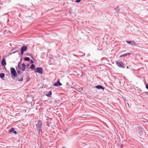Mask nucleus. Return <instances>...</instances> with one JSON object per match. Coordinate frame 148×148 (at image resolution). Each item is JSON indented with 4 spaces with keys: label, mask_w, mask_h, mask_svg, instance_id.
Returning <instances> with one entry per match:
<instances>
[{
    "label": "nucleus",
    "mask_w": 148,
    "mask_h": 148,
    "mask_svg": "<svg viewBox=\"0 0 148 148\" xmlns=\"http://www.w3.org/2000/svg\"><path fill=\"white\" fill-rule=\"evenodd\" d=\"M126 42L128 44H131V41H126Z\"/></svg>",
    "instance_id": "nucleus-25"
},
{
    "label": "nucleus",
    "mask_w": 148,
    "mask_h": 148,
    "mask_svg": "<svg viewBox=\"0 0 148 148\" xmlns=\"http://www.w3.org/2000/svg\"><path fill=\"white\" fill-rule=\"evenodd\" d=\"M42 122L40 120H39L37 121V123L36 124V129L39 130V129H42Z\"/></svg>",
    "instance_id": "nucleus-3"
},
{
    "label": "nucleus",
    "mask_w": 148,
    "mask_h": 148,
    "mask_svg": "<svg viewBox=\"0 0 148 148\" xmlns=\"http://www.w3.org/2000/svg\"><path fill=\"white\" fill-rule=\"evenodd\" d=\"M62 84L60 82L59 79H58V81L54 83L53 85L55 86H59L62 85Z\"/></svg>",
    "instance_id": "nucleus-6"
},
{
    "label": "nucleus",
    "mask_w": 148,
    "mask_h": 148,
    "mask_svg": "<svg viewBox=\"0 0 148 148\" xmlns=\"http://www.w3.org/2000/svg\"><path fill=\"white\" fill-rule=\"evenodd\" d=\"M24 60L25 61H29L30 60V59L29 57H26L24 58Z\"/></svg>",
    "instance_id": "nucleus-17"
},
{
    "label": "nucleus",
    "mask_w": 148,
    "mask_h": 148,
    "mask_svg": "<svg viewBox=\"0 0 148 148\" xmlns=\"http://www.w3.org/2000/svg\"><path fill=\"white\" fill-rule=\"evenodd\" d=\"M79 52L80 53V54H81L82 56H84L85 55V54L82 52L79 51Z\"/></svg>",
    "instance_id": "nucleus-21"
},
{
    "label": "nucleus",
    "mask_w": 148,
    "mask_h": 148,
    "mask_svg": "<svg viewBox=\"0 0 148 148\" xmlns=\"http://www.w3.org/2000/svg\"><path fill=\"white\" fill-rule=\"evenodd\" d=\"M36 130H37V131L38 132V135H37V136L38 138H39V137L40 135V131H42V129H39V130H38V129H36Z\"/></svg>",
    "instance_id": "nucleus-15"
},
{
    "label": "nucleus",
    "mask_w": 148,
    "mask_h": 148,
    "mask_svg": "<svg viewBox=\"0 0 148 148\" xmlns=\"http://www.w3.org/2000/svg\"><path fill=\"white\" fill-rule=\"evenodd\" d=\"M14 49H12L11 50V51H12V50H13Z\"/></svg>",
    "instance_id": "nucleus-37"
},
{
    "label": "nucleus",
    "mask_w": 148,
    "mask_h": 148,
    "mask_svg": "<svg viewBox=\"0 0 148 148\" xmlns=\"http://www.w3.org/2000/svg\"><path fill=\"white\" fill-rule=\"evenodd\" d=\"M35 65L34 64H32L30 67H29V68H27V69L30 68L33 70H34V69H35Z\"/></svg>",
    "instance_id": "nucleus-14"
},
{
    "label": "nucleus",
    "mask_w": 148,
    "mask_h": 148,
    "mask_svg": "<svg viewBox=\"0 0 148 148\" xmlns=\"http://www.w3.org/2000/svg\"><path fill=\"white\" fill-rule=\"evenodd\" d=\"M16 78L17 80L19 82L22 81L23 80V75H18L17 77Z\"/></svg>",
    "instance_id": "nucleus-7"
},
{
    "label": "nucleus",
    "mask_w": 148,
    "mask_h": 148,
    "mask_svg": "<svg viewBox=\"0 0 148 148\" xmlns=\"http://www.w3.org/2000/svg\"><path fill=\"white\" fill-rule=\"evenodd\" d=\"M73 55H74V56H75V57H77V55H75V54H74Z\"/></svg>",
    "instance_id": "nucleus-35"
},
{
    "label": "nucleus",
    "mask_w": 148,
    "mask_h": 148,
    "mask_svg": "<svg viewBox=\"0 0 148 148\" xmlns=\"http://www.w3.org/2000/svg\"><path fill=\"white\" fill-rule=\"evenodd\" d=\"M145 93H146L147 95H148V92H145Z\"/></svg>",
    "instance_id": "nucleus-33"
},
{
    "label": "nucleus",
    "mask_w": 148,
    "mask_h": 148,
    "mask_svg": "<svg viewBox=\"0 0 148 148\" xmlns=\"http://www.w3.org/2000/svg\"><path fill=\"white\" fill-rule=\"evenodd\" d=\"M13 133L15 134H17V132L15 130H14L13 132Z\"/></svg>",
    "instance_id": "nucleus-29"
},
{
    "label": "nucleus",
    "mask_w": 148,
    "mask_h": 148,
    "mask_svg": "<svg viewBox=\"0 0 148 148\" xmlns=\"http://www.w3.org/2000/svg\"><path fill=\"white\" fill-rule=\"evenodd\" d=\"M21 61H20L19 62L18 64V68L21 70L23 71H24L25 70V69L26 68V65L24 63H23L22 64V67L21 66Z\"/></svg>",
    "instance_id": "nucleus-2"
},
{
    "label": "nucleus",
    "mask_w": 148,
    "mask_h": 148,
    "mask_svg": "<svg viewBox=\"0 0 148 148\" xmlns=\"http://www.w3.org/2000/svg\"><path fill=\"white\" fill-rule=\"evenodd\" d=\"M130 54H131V53H125L124 54L120 56L119 57V58H122L123 57H125L127 56L128 55H130Z\"/></svg>",
    "instance_id": "nucleus-11"
},
{
    "label": "nucleus",
    "mask_w": 148,
    "mask_h": 148,
    "mask_svg": "<svg viewBox=\"0 0 148 148\" xmlns=\"http://www.w3.org/2000/svg\"><path fill=\"white\" fill-rule=\"evenodd\" d=\"M34 63L33 61L31 60H30V63L32 64H33V63Z\"/></svg>",
    "instance_id": "nucleus-30"
},
{
    "label": "nucleus",
    "mask_w": 148,
    "mask_h": 148,
    "mask_svg": "<svg viewBox=\"0 0 148 148\" xmlns=\"http://www.w3.org/2000/svg\"><path fill=\"white\" fill-rule=\"evenodd\" d=\"M136 44V42L134 41H131V45H134Z\"/></svg>",
    "instance_id": "nucleus-22"
},
{
    "label": "nucleus",
    "mask_w": 148,
    "mask_h": 148,
    "mask_svg": "<svg viewBox=\"0 0 148 148\" xmlns=\"http://www.w3.org/2000/svg\"><path fill=\"white\" fill-rule=\"evenodd\" d=\"M138 129H140V130L141 129V128L140 127H138Z\"/></svg>",
    "instance_id": "nucleus-34"
},
{
    "label": "nucleus",
    "mask_w": 148,
    "mask_h": 148,
    "mask_svg": "<svg viewBox=\"0 0 148 148\" xmlns=\"http://www.w3.org/2000/svg\"><path fill=\"white\" fill-rule=\"evenodd\" d=\"M24 52L23 51L21 50V55H23V54Z\"/></svg>",
    "instance_id": "nucleus-28"
},
{
    "label": "nucleus",
    "mask_w": 148,
    "mask_h": 148,
    "mask_svg": "<svg viewBox=\"0 0 148 148\" xmlns=\"http://www.w3.org/2000/svg\"><path fill=\"white\" fill-rule=\"evenodd\" d=\"M30 79V78L29 77H27V79H26V82H28L29 80Z\"/></svg>",
    "instance_id": "nucleus-24"
},
{
    "label": "nucleus",
    "mask_w": 148,
    "mask_h": 148,
    "mask_svg": "<svg viewBox=\"0 0 148 148\" xmlns=\"http://www.w3.org/2000/svg\"><path fill=\"white\" fill-rule=\"evenodd\" d=\"M16 68H17L16 66Z\"/></svg>",
    "instance_id": "nucleus-39"
},
{
    "label": "nucleus",
    "mask_w": 148,
    "mask_h": 148,
    "mask_svg": "<svg viewBox=\"0 0 148 148\" xmlns=\"http://www.w3.org/2000/svg\"><path fill=\"white\" fill-rule=\"evenodd\" d=\"M14 130V128H11L10 130H8V133H11L13 132V131Z\"/></svg>",
    "instance_id": "nucleus-18"
},
{
    "label": "nucleus",
    "mask_w": 148,
    "mask_h": 148,
    "mask_svg": "<svg viewBox=\"0 0 148 148\" xmlns=\"http://www.w3.org/2000/svg\"><path fill=\"white\" fill-rule=\"evenodd\" d=\"M95 87L98 89H102L104 90L105 88L101 85H99L95 86Z\"/></svg>",
    "instance_id": "nucleus-10"
},
{
    "label": "nucleus",
    "mask_w": 148,
    "mask_h": 148,
    "mask_svg": "<svg viewBox=\"0 0 148 148\" xmlns=\"http://www.w3.org/2000/svg\"><path fill=\"white\" fill-rule=\"evenodd\" d=\"M5 77V74L3 73H0V77L2 79H3V78Z\"/></svg>",
    "instance_id": "nucleus-16"
},
{
    "label": "nucleus",
    "mask_w": 148,
    "mask_h": 148,
    "mask_svg": "<svg viewBox=\"0 0 148 148\" xmlns=\"http://www.w3.org/2000/svg\"><path fill=\"white\" fill-rule=\"evenodd\" d=\"M4 69H5V70H6V67L5 66H4Z\"/></svg>",
    "instance_id": "nucleus-36"
},
{
    "label": "nucleus",
    "mask_w": 148,
    "mask_h": 148,
    "mask_svg": "<svg viewBox=\"0 0 148 148\" xmlns=\"http://www.w3.org/2000/svg\"><path fill=\"white\" fill-rule=\"evenodd\" d=\"M127 105L128 106L129 108H130V105L129 103H127Z\"/></svg>",
    "instance_id": "nucleus-32"
},
{
    "label": "nucleus",
    "mask_w": 148,
    "mask_h": 148,
    "mask_svg": "<svg viewBox=\"0 0 148 148\" xmlns=\"http://www.w3.org/2000/svg\"><path fill=\"white\" fill-rule=\"evenodd\" d=\"M62 148H65V147H63Z\"/></svg>",
    "instance_id": "nucleus-38"
},
{
    "label": "nucleus",
    "mask_w": 148,
    "mask_h": 148,
    "mask_svg": "<svg viewBox=\"0 0 148 148\" xmlns=\"http://www.w3.org/2000/svg\"><path fill=\"white\" fill-rule=\"evenodd\" d=\"M18 53L19 55L20 54V53H19V51H18V50H17V51H14V52H12V53H11V54H14V53Z\"/></svg>",
    "instance_id": "nucleus-20"
},
{
    "label": "nucleus",
    "mask_w": 148,
    "mask_h": 148,
    "mask_svg": "<svg viewBox=\"0 0 148 148\" xmlns=\"http://www.w3.org/2000/svg\"><path fill=\"white\" fill-rule=\"evenodd\" d=\"M146 88L148 90V84H147L145 85Z\"/></svg>",
    "instance_id": "nucleus-26"
},
{
    "label": "nucleus",
    "mask_w": 148,
    "mask_h": 148,
    "mask_svg": "<svg viewBox=\"0 0 148 148\" xmlns=\"http://www.w3.org/2000/svg\"><path fill=\"white\" fill-rule=\"evenodd\" d=\"M27 47L26 46H22L21 49V50L23 52L25 51H27Z\"/></svg>",
    "instance_id": "nucleus-8"
},
{
    "label": "nucleus",
    "mask_w": 148,
    "mask_h": 148,
    "mask_svg": "<svg viewBox=\"0 0 148 148\" xmlns=\"http://www.w3.org/2000/svg\"><path fill=\"white\" fill-rule=\"evenodd\" d=\"M17 74L18 75H21L22 73V72H21L20 70H17Z\"/></svg>",
    "instance_id": "nucleus-19"
},
{
    "label": "nucleus",
    "mask_w": 148,
    "mask_h": 148,
    "mask_svg": "<svg viewBox=\"0 0 148 148\" xmlns=\"http://www.w3.org/2000/svg\"><path fill=\"white\" fill-rule=\"evenodd\" d=\"M10 73L11 77L14 79L16 77H17L18 75L16 72L15 69L14 68L11 67L10 69Z\"/></svg>",
    "instance_id": "nucleus-1"
},
{
    "label": "nucleus",
    "mask_w": 148,
    "mask_h": 148,
    "mask_svg": "<svg viewBox=\"0 0 148 148\" xmlns=\"http://www.w3.org/2000/svg\"><path fill=\"white\" fill-rule=\"evenodd\" d=\"M114 9L115 10L117 13H119V12L120 11V9L119 8V7L118 6L115 8Z\"/></svg>",
    "instance_id": "nucleus-12"
},
{
    "label": "nucleus",
    "mask_w": 148,
    "mask_h": 148,
    "mask_svg": "<svg viewBox=\"0 0 148 148\" xmlns=\"http://www.w3.org/2000/svg\"><path fill=\"white\" fill-rule=\"evenodd\" d=\"M81 1V0H76L75 1V2L76 3H79Z\"/></svg>",
    "instance_id": "nucleus-27"
},
{
    "label": "nucleus",
    "mask_w": 148,
    "mask_h": 148,
    "mask_svg": "<svg viewBox=\"0 0 148 148\" xmlns=\"http://www.w3.org/2000/svg\"><path fill=\"white\" fill-rule=\"evenodd\" d=\"M43 69L42 67H38L35 69L34 72L35 73H38L41 74H42L43 73Z\"/></svg>",
    "instance_id": "nucleus-4"
},
{
    "label": "nucleus",
    "mask_w": 148,
    "mask_h": 148,
    "mask_svg": "<svg viewBox=\"0 0 148 148\" xmlns=\"http://www.w3.org/2000/svg\"><path fill=\"white\" fill-rule=\"evenodd\" d=\"M27 55L28 56L30 57L32 59H34V58L31 54H29L28 55Z\"/></svg>",
    "instance_id": "nucleus-23"
},
{
    "label": "nucleus",
    "mask_w": 148,
    "mask_h": 148,
    "mask_svg": "<svg viewBox=\"0 0 148 148\" xmlns=\"http://www.w3.org/2000/svg\"><path fill=\"white\" fill-rule=\"evenodd\" d=\"M52 95V92L51 91H50L46 95L48 97H50Z\"/></svg>",
    "instance_id": "nucleus-13"
},
{
    "label": "nucleus",
    "mask_w": 148,
    "mask_h": 148,
    "mask_svg": "<svg viewBox=\"0 0 148 148\" xmlns=\"http://www.w3.org/2000/svg\"><path fill=\"white\" fill-rule=\"evenodd\" d=\"M116 65L119 67L122 68H125L124 64L122 62L116 61Z\"/></svg>",
    "instance_id": "nucleus-5"
},
{
    "label": "nucleus",
    "mask_w": 148,
    "mask_h": 148,
    "mask_svg": "<svg viewBox=\"0 0 148 148\" xmlns=\"http://www.w3.org/2000/svg\"><path fill=\"white\" fill-rule=\"evenodd\" d=\"M121 148H122V146L121 147Z\"/></svg>",
    "instance_id": "nucleus-40"
},
{
    "label": "nucleus",
    "mask_w": 148,
    "mask_h": 148,
    "mask_svg": "<svg viewBox=\"0 0 148 148\" xmlns=\"http://www.w3.org/2000/svg\"><path fill=\"white\" fill-rule=\"evenodd\" d=\"M30 66V64H27V65H26V67H27V68H29V67Z\"/></svg>",
    "instance_id": "nucleus-31"
},
{
    "label": "nucleus",
    "mask_w": 148,
    "mask_h": 148,
    "mask_svg": "<svg viewBox=\"0 0 148 148\" xmlns=\"http://www.w3.org/2000/svg\"><path fill=\"white\" fill-rule=\"evenodd\" d=\"M6 64V60L5 58H3L1 62V65L2 66H5Z\"/></svg>",
    "instance_id": "nucleus-9"
}]
</instances>
